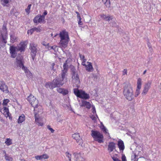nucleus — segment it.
<instances>
[{
	"label": "nucleus",
	"mask_w": 161,
	"mask_h": 161,
	"mask_svg": "<svg viewBox=\"0 0 161 161\" xmlns=\"http://www.w3.org/2000/svg\"><path fill=\"white\" fill-rule=\"evenodd\" d=\"M123 87V94L126 99L129 101H131L134 98L133 88L129 83L124 84Z\"/></svg>",
	"instance_id": "f257e3e1"
},
{
	"label": "nucleus",
	"mask_w": 161,
	"mask_h": 161,
	"mask_svg": "<svg viewBox=\"0 0 161 161\" xmlns=\"http://www.w3.org/2000/svg\"><path fill=\"white\" fill-rule=\"evenodd\" d=\"M60 40L59 45L60 47L65 48L67 46L69 40L68 32L65 31L60 32L59 34Z\"/></svg>",
	"instance_id": "f03ea898"
},
{
	"label": "nucleus",
	"mask_w": 161,
	"mask_h": 161,
	"mask_svg": "<svg viewBox=\"0 0 161 161\" xmlns=\"http://www.w3.org/2000/svg\"><path fill=\"white\" fill-rule=\"evenodd\" d=\"M27 99L32 106L34 107V113L37 112H41L42 107L38 105V101L34 96L30 94Z\"/></svg>",
	"instance_id": "7ed1b4c3"
},
{
	"label": "nucleus",
	"mask_w": 161,
	"mask_h": 161,
	"mask_svg": "<svg viewBox=\"0 0 161 161\" xmlns=\"http://www.w3.org/2000/svg\"><path fill=\"white\" fill-rule=\"evenodd\" d=\"M63 81L61 79H55L53 80L52 83L46 84V86L47 87L49 86L50 88L52 89L55 87H60L62 86L64 84Z\"/></svg>",
	"instance_id": "20e7f679"
},
{
	"label": "nucleus",
	"mask_w": 161,
	"mask_h": 161,
	"mask_svg": "<svg viewBox=\"0 0 161 161\" xmlns=\"http://www.w3.org/2000/svg\"><path fill=\"white\" fill-rule=\"evenodd\" d=\"M91 135L94 140L99 143L103 142V136L102 134L97 131L92 130Z\"/></svg>",
	"instance_id": "39448f33"
},
{
	"label": "nucleus",
	"mask_w": 161,
	"mask_h": 161,
	"mask_svg": "<svg viewBox=\"0 0 161 161\" xmlns=\"http://www.w3.org/2000/svg\"><path fill=\"white\" fill-rule=\"evenodd\" d=\"M74 93L77 97L83 99H88L89 96L88 94L82 90L75 89L74 90Z\"/></svg>",
	"instance_id": "423d86ee"
},
{
	"label": "nucleus",
	"mask_w": 161,
	"mask_h": 161,
	"mask_svg": "<svg viewBox=\"0 0 161 161\" xmlns=\"http://www.w3.org/2000/svg\"><path fill=\"white\" fill-rule=\"evenodd\" d=\"M16 64L17 67H19L20 68L24 70L26 72L27 71V69L24 66L23 63L22 59L23 57L22 56L17 57L16 58Z\"/></svg>",
	"instance_id": "0eeeda50"
},
{
	"label": "nucleus",
	"mask_w": 161,
	"mask_h": 161,
	"mask_svg": "<svg viewBox=\"0 0 161 161\" xmlns=\"http://www.w3.org/2000/svg\"><path fill=\"white\" fill-rule=\"evenodd\" d=\"M139 150H137L136 154L131 157V159L133 160V161H138V159L136 158V156H139L140 157L139 158H143L141 156L143 153V152L142 150V148L140 147H139Z\"/></svg>",
	"instance_id": "6e6552de"
},
{
	"label": "nucleus",
	"mask_w": 161,
	"mask_h": 161,
	"mask_svg": "<svg viewBox=\"0 0 161 161\" xmlns=\"http://www.w3.org/2000/svg\"><path fill=\"white\" fill-rule=\"evenodd\" d=\"M73 75L72 76V81L73 83L75 84L76 86H78V85L80 83V80L78 74L75 71L72 72Z\"/></svg>",
	"instance_id": "1a4fd4ad"
},
{
	"label": "nucleus",
	"mask_w": 161,
	"mask_h": 161,
	"mask_svg": "<svg viewBox=\"0 0 161 161\" xmlns=\"http://www.w3.org/2000/svg\"><path fill=\"white\" fill-rule=\"evenodd\" d=\"M36 47L37 45L34 43H31L30 44V49L31 51V54L33 59H34L37 51Z\"/></svg>",
	"instance_id": "9d476101"
},
{
	"label": "nucleus",
	"mask_w": 161,
	"mask_h": 161,
	"mask_svg": "<svg viewBox=\"0 0 161 161\" xmlns=\"http://www.w3.org/2000/svg\"><path fill=\"white\" fill-rule=\"evenodd\" d=\"M33 21L35 23H45V17L44 16L37 15L34 18Z\"/></svg>",
	"instance_id": "9b49d317"
},
{
	"label": "nucleus",
	"mask_w": 161,
	"mask_h": 161,
	"mask_svg": "<svg viewBox=\"0 0 161 161\" xmlns=\"http://www.w3.org/2000/svg\"><path fill=\"white\" fill-rule=\"evenodd\" d=\"M151 84V82L149 81L145 84L142 95L144 96L147 94L150 87Z\"/></svg>",
	"instance_id": "f8f14e48"
},
{
	"label": "nucleus",
	"mask_w": 161,
	"mask_h": 161,
	"mask_svg": "<svg viewBox=\"0 0 161 161\" xmlns=\"http://www.w3.org/2000/svg\"><path fill=\"white\" fill-rule=\"evenodd\" d=\"M9 50L11 57L13 58H15L16 56L17 52L19 51L17 47L11 46L10 47Z\"/></svg>",
	"instance_id": "ddd939ff"
},
{
	"label": "nucleus",
	"mask_w": 161,
	"mask_h": 161,
	"mask_svg": "<svg viewBox=\"0 0 161 161\" xmlns=\"http://www.w3.org/2000/svg\"><path fill=\"white\" fill-rule=\"evenodd\" d=\"M74 155L75 156V158L76 161H85L83 154L80 153H75L74 154Z\"/></svg>",
	"instance_id": "4468645a"
},
{
	"label": "nucleus",
	"mask_w": 161,
	"mask_h": 161,
	"mask_svg": "<svg viewBox=\"0 0 161 161\" xmlns=\"http://www.w3.org/2000/svg\"><path fill=\"white\" fill-rule=\"evenodd\" d=\"M67 64L66 63H64L63 65V70H62V78L61 79L62 81L64 80H66V76L67 75Z\"/></svg>",
	"instance_id": "2eb2a0df"
},
{
	"label": "nucleus",
	"mask_w": 161,
	"mask_h": 161,
	"mask_svg": "<svg viewBox=\"0 0 161 161\" xmlns=\"http://www.w3.org/2000/svg\"><path fill=\"white\" fill-rule=\"evenodd\" d=\"M26 47V44L25 42H21L19 44L17 47L18 50L20 52L25 51V49Z\"/></svg>",
	"instance_id": "dca6fc26"
},
{
	"label": "nucleus",
	"mask_w": 161,
	"mask_h": 161,
	"mask_svg": "<svg viewBox=\"0 0 161 161\" xmlns=\"http://www.w3.org/2000/svg\"><path fill=\"white\" fill-rule=\"evenodd\" d=\"M0 90L6 93L9 92L7 86L2 81H0Z\"/></svg>",
	"instance_id": "f3484780"
},
{
	"label": "nucleus",
	"mask_w": 161,
	"mask_h": 161,
	"mask_svg": "<svg viewBox=\"0 0 161 161\" xmlns=\"http://www.w3.org/2000/svg\"><path fill=\"white\" fill-rule=\"evenodd\" d=\"M116 148L115 144L114 142H109L108 145L107 150L109 153L113 152Z\"/></svg>",
	"instance_id": "a211bd4d"
},
{
	"label": "nucleus",
	"mask_w": 161,
	"mask_h": 161,
	"mask_svg": "<svg viewBox=\"0 0 161 161\" xmlns=\"http://www.w3.org/2000/svg\"><path fill=\"white\" fill-rule=\"evenodd\" d=\"M35 158L37 160H42L48 159L49 157L47 154H43L41 155H37L35 156Z\"/></svg>",
	"instance_id": "6ab92c4d"
},
{
	"label": "nucleus",
	"mask_w": 161,
	"mask_h": 161,
	"mask_svg": "<svg viewBox=\"0 0 161 161\" xmlns=\"http://www.w3.org/2000/svg\"><path fill=\"white\" fill-rule=\"evenodd\" d=\"M100 17L104 20L107 21L108 22L112 20L113 18L112 16H106L103 14H102L100 15Z\"/></svg>",
	"instance_id": "aec40b11"
},
{
	"label": "nucleus",
	"mask_w": 161,
	"mask_h": 161,
	"mask_svg": "<svg viewBox=\"0 0 161 161\" xmlns=\"http://www.w3.org/2000/svg\"><path fill=\"white\" fill-rule=\"evenodd\" d=\"M118 145L120 150L123 151L125 148L123 142L121 140H119L118 142Z\"/></svg>",
	"instance_id": "412c9836"
},
{
	"label": "nucleus",
	"mask_w": 161,
	"mask_h": 161,
	"mask_svg": "<svg viewBox=\"0 0 161 161\" xmlns=\"http://www.w3.org/2000/svg\"><path fill=\"white\" fill-rule=\"evenodd\" d=\"M57 91L59 93H62L63 95H66L68 93V92L67 90L60 88H58L57 89Z\"/></svg>",
	"instance_id": "4be33fe9"
},
{
	"label": "nucleus",
	"mask_w": 161,
	"mask_h": 161,
	"mask_svg": "<svg viewBox=\"0 0 161 161\" xmlns=\"http://www.w3.org/2000/svg\"><path fill=\"white\" fill-rule=\"evenodd\" d=\"M81 106L86 107L87 108L89 109L91 108V105L89 102L83 101H82Z\"/></svg>",
	"instance_id": "5701e85b"
},
{
	"label": "nucleus",
	"mask_w": 161,
	"mask_h": 161,
	"mask_svg": "<svg viewBox=\"0 0 161 161\" xmlns=\"http://www.w3.org/2000/svg\"><path fill=\"white\" fill-rule=\"evenodd\" d=\"M3 31L5 32V34L4 35H3V34H2V37L3 38V42L5 43H6V39L7 38V34L6 33V28L5 26H4L3 27Z\"/></svg>",
	"instance_id": "b1692460"
},
{
	"label": "nucleus",
	"mask_w": 161,
	"mask_h": 161,
	"mask_svg": "<svg viewBox=\"0 0 161 161\" xmlns=\"http://www.w3.org/2000/svg\"><path fill=\"white\" fill-rule=\"evenodd\" d=\"M86 70L88 71H92L93 69L92 64L89 62H86V64L85 65Z\"/></svg>",
	"instance_id": "393cba45"
},
{
	"label": "nucleus",
	"mask_w": 161,
	"mask_h": 161,
	"mask_svg": "<svg viewBox=\"0 0 161 161\" xmlns=\"http://www.w3.org/2000/svg\"><path fill=\"white\" fill-rule=\"evenodd\" d=\"M72 137L76 140L77 142H79L80 140H81L79 133H76L73 134Z\"/></svg>",
	"instance_id": "a878e982"
},
{
	"label": "nucleus",
	"mask_w": 161,
	"mask_h": 161,
	"mask_svg": "<svg viewBox=\"0 0 161 161\" xmlns=\"http://www.w3.org/2000/svg\"><path fill=\"white\" fill-rule=\"evenodd\" d=\"M25 120V116L24 114H22L21 116H19L18 119V124H20L24 122Z\"/></svg>",
	"instance_id": "bb28decb"
},
{
	"label": "nucleus",
	"mask_w": 161,
	"mask_h": 161,
	"mask_svg": "<svg viewBox=\"0 0 161 161\" xmlns=\"http://www.w3.org/2000/svg\"><path fill=\"white\" fill-rule=\"evenodd\" d=\"M1 4L3 6L8 7L9 5V0H0Z\"/></svg>",
	"instance_id": "cd10ccee"
},
{
	"label": "nucleus",
	"mask_w": 161,
	"mask_h": 161,
	"mask_svg": "<svg viewBox=\"0 0 161 161\" xmlns=\"http://www.w3.org/2000/svg\"><path fill=\"white\" fill-rule=\"evenodd\" d=\"M3 111V114L6 117L9 116V112L8 108H6V107H4Z\"/></svg>",
	"instance_id": "c85d7f7f"
},
{
	"label": "nucleus",
	"mask_w": 161,
	"mask_h": 161,
	"mask_svg": "<svg viewBox=\"0 0 161 161\" xmlns=\"http://www.w3.org/2000/svg\"><path fill=\"white\" fill-rule=\"evenodd\" d=\"M142 86V80L139 78L138 79L137 81V86L136 89L140 90Z\"/></svg>",
	"instance_id": "c756f323"
},
{
	"label": "nucleus",
	"mask_w": 161,
	"mask_h": 161,
	"mask_svg": "<svg viewBox=\"0 0 161 161\" xmlns=\"http://www.w3.org/2000/svg\"><path fill=\"white\" fill-rule=\"evenodd\" d=\"M38 112H39L34 113L35 114V121L36 123H37L38 124V125L42 126L43 125V123L41 122H39L38 121V119L37 118V114L38 113Z\"/></svg>",
	"instance_id": "7c9ffc66"
},
{
	"label": "nucleus",
	"mask_w": 161,
	"mask_h": 161,
	"mask_svg": "<svg viewBox=\"0 0 161 161\" xmlns=\"http://www.w3.org/2000/svg\"><path fill=\"white\" fill-rule=\"evenodd\" d=\"M57 114V122H61L63 120V119L61 117V115L57 111L56 112Z\"/></svg>",
	"instance_id": "2f4dec72"
},
{
	"label": "nucleus",
	"mask_w": 161,
	"mask_h": 161,
	"mask_svg": "<svg viewBox=\"0 0 161 161\" xmlns=\"http://www.w3.org/2000/svg\"><path fill=\"white\" fill-rule=\"evenodd\" d=\"M100 128L104 133H105V134L109 135V133L108 132V130L106 128V127L104 126L102 124L101 125Z\"/></svg>",
	"instance_id": "473e14b6"
},
{
	"label": "nucleus",
	"mask_w": 161,
	"mask_h": 161,
	"mask_svg": "<svg viewBox=\"0 0 161 161\" xmlns=\"http://www.w3.org/2000/svg\"><path fill=\"white\" fill-rule=\"evenodd\" d=\"M104 4L106 5V7H109L110 6V0H102Z\"/></svg>",
	"instance_id": "72a5a7b5"
},
{
	"label": "nucleus",
	"mask_w": 161,
	"mask_h": 161,
	"mask_svg": "<svg viewBox=\"0 0 161 161\" xmlns=\"http://www.w3.org/2000/svg\"><path fill=\"white\" fill-rule=\"evenodd\" d=\"M5 143L7 145L9 146L12 144V140L10 138H7Z\"/></svg>",
	"instance_id": "f704fd0d"
},
{
	"label": "nucleus",
	"mask_w": 161,
	"mask_h": 161,
	"mask_svg": "<svg viewBox=\"0 0 161 161\" xmlns=\"http://www.w3.org/2000/svg\"><path fill=\"white\" fill-rule=\"evenodd\" d=\"M3 152L5 154V159L8 161H12L13 158L11 157L7 156L6 153V152L5 151H3Z\"/></svg>",
	"instance_id": "c9c22d12"
},
{
	"label": "nucleus",
	"mask_w": 161,
	"mask_h": 161,
	"mask_svg": "<svg viewBox=\"0 0 161 161\" xmlns=\"http://www.w3.org/2000/svg\"><path fill=\"white\" fill-rule=\"evenodd\" d=\"M10 37L11 42L13 43L15 42L17 39V37L14 35H11Z\"/></svg>",
	"instance_id": "e433bc0d"
},
{
	"label": "nucleus",
	"mask_w": 161,
	"mask_h": 161,
	"mask_svg": "<svg viewBox=\"0 0 161 161\" xmlns=\"http://www.w3.org/2000/svg\"><path fill=\"white\" fill-rule=\"evenodd\" d=\"M9 100L8 99H5L3 100L2 104L4 106H7L8 103L9 102Z\"/></svg>",
	"instance_id": "4c0bfd02"
},
{
	"label": "nucleus",
	"mask_w": 161,
	"mask_h": 161,
	"mask_svg": "<svg viewBox=\"0 0 161 161\" xmlns=\"http://www.w3.org/2000/svg\"><path fill=\"white\" fill-rule=\"evenodd\" d=\"M97 118H98V117L96 114L95 116L92 115L91 116V118L95 123L96 122Z\"/></svg>",
	"instance_id": "58836bf2"
},
{
	"label": "nucleus",
	"mask_w": 161,
	"mask_h": 161,
	"mask_svg": "<svg viewBox=\"0 0 161 161\" xmlns=\"http://www.w3.org/2000/svg\"><path fill=\"white\" fill-rule=\"evenodd\" d=\"M31 6V4H30L28 5L27 8L25 9V10L26 12L27 13V14H29L30 12V10Z\"/></svg>",
	"instance_id": "ea45409f"
},
{
	"label": "nucleus",
	"mask_w": 161,
	"mask_h": 161,
	"mask_svg": "<svg viewBox=\"0 0 161 161\" xmlns=\"http://www.w3.org/2000/svg\"><path fill=\"white\" fill-rule=\"evenodd\" d=\"M65 155L66 157H67L69 158V161H71V154L69 153L68 152H67L65 153Z\"/></svg>",
	"instance_id": "a19ab883"
},
{
	"label": "nucleus",
	"mask_w": 161,
	"mask_h": 161,
	"mask_svg": "<svg viewBox=\"0 0 161 161\" xmlns=\"http://www.w3.org/2000/svg\"><path fill=\"white\" fill-rule=\"evenodd\" d=\"M33 28L34 31H36L37 32H40L41 30V27H34Z\"/></svg>",
	"instance_id": "79ce46f5"
},
{
	"label": "nucleus",
	"mask_w": 161,
	"mask_h": 161,
	"mask_svg": "<svg viewBox=\"0 0 161 161\" xmlns=\"http://www.w3.org/2000/svg\"><path fill=\"white\" fill-rule=\"evenodd\" d=\"M140 90L136 89V92H135V95L134 97H137L140 94Z\"/></svg>",
	"instance_id": "37998d69"
},
{
	"label": "nucleus",
	"mask_w": 161,
	"mask_h": 161,
	"mask_svg": "<svg viewBox=\"0 0 161 161\" xmlns=\"http://www.w3.org/2000/svg\"><path fill=\"white\" fill-rule=\"evenodd\" d=\"M56 48H57V47L56 46H53L52 47H48V49H53L54 50H55Z\"/></svg>",
	"instance_id": "c03bdc74"
},
{
	"label": "nucleus",
	"mask_w": 161,
	"mask_h": 161,
	"mask_svg": "<svg viewBox=\"0 0 161 161\" xmlns=\"http://www.w3.org/2000/svg\"><path fill=\"white\" fill-rule=\"evenodd\" d=\"M34 32L33 28H32L30 30L28 31L27 33L28 34H30L31 35Z\"/></svg>",
	"instance_id": "a18cd8bd"
},
{
	"label": "nucleus",
	"mask_w": 161,
	"mask_h": 161,
	"mask_svg": "<svg viewBox=\"0 0 161 161\" xmlns=\"http://www.w3.org/2000/svg\"><path fill=\"white\" fill-rule=\"evenodd\" d=\"M121 159L122 161H127L126 157L124 154L122 155Z\"/></svg>",
	"instance_id": "49530a36"
},
{
	"label": "nucleus",
	"mask_w": 161,
	"mask_h": 161,
	"mask_svg": "<svg viewBox=\"0 0 161 161\" xmlns=\"http://www.w3.org/2000/svg\"><path fill=\"white\" fill-rule=\"evenodd\" d=\"M127 70L126 69H125L122 71V75H127Z\"/></svg>",
	"instance_id": "de8ad7c7"
},
{
	"label": "nucleus",
	"mask_w": 161,
	"mask_h": 161,
	"mask_svg": "<svg viewBox=\"0 0 161 161\" xmlns=\"http://www.w3.org/2000/svg\"><path fill=\"white\" fill-rule=\"evenodd\" d=\"M112 159L114 161H121L119 159L115 157H112Z\"/></svg>",
	"instance_id": "09e8293b"
},
{
	"label": "nucleus",
	"mask_w": 161,
	"mask_h": 161,
	"mask_svg": "<svg viewBox=\"0 0 161 161\" xmlns=\"http://www.w3.org/2000/svg\"><path fill=\"white\" fill-rule=\"evenodd\" d=\"M92 109L93 110V111H92L93 114V115H95V114L96 115V111L95 108L94 106H92Z\"/></svg>",
	"instance_id": "8fccbe9b"
},
{
	"label": "nucleus",
	"mask_w": 161,
	"mask_h": 161,
	"mask_svg": "<svg viewBox=\"0 0 161 161\" xmlns=\"http://www.w3.org/2000/svg\"><path fill=\"white\" fill-rule=\"evenodd\" d=\"M47 128L50 130V131H51L52 133H53L54 131V130L51 128L50 127V126H47Z\"/></svg>",
	"instance_id": "3c124183"
},
{
	"label": "nucleus",
	"mask_w": 161,
	"mask_h": 161,
	"mask_svg": "<svg viewBox=\"0 0 161 161\" xmlns=\"http://www.w3.org/2000/svg\"><path fill=\"white\" fill-rule=\"evenodd\" d=\"M80 57L81 60H85L84 59L85 57L84 55H82L80 54Z\"/></svg>",
	"instance_id": "603ef678"
},
{
	"label": "nucleus",
	"mask_w": 161,
	"mask_h": 161,
	"mask_svg": "<svg viewBox=\"0 0 161 161\" xmlns=\"http://www.w3.org/2000/svg\"><path fill=\"white\" fill-rule=\"evenodd\" d=\"M42 43L43 45L45 46H48L49 45L48 43H46L45 42H42Z\"/></svg>",
	"instance_id": "864d4df0"
},
{
	"label": "nucleus",
	"mask_w": 161,
	"mask_h": 161,
	"mask_svg": "<svg viewBox=\"0 0 161 161\" xmlns=\"http://www.w3.org/2000/svg\"><path fill=\"white\" fill-rule=\"evenodd\" d=\"M86 60H83V61L82 63V64L85 66V65H86V63H85V62L86 61Z\"/></svg>",
	"instance_id": "5fc2aeb1"
},
{
	"label": "nucleus",
	"mask_w": 161,
	"mask_h": 161,
	"mask_svg": "<svg viewBox=\"0 0 161 161\" xmlns=\"http://www.w3.org/2000/svg\"><path fill=\"white\" fill-rule=\"evenodd\" d=\"M54 65L55 64L54 63H52L51 64V68L52 69L54 70Z\"/></svg>",
	"instance_id": "6e6d98bb"
},
{
	"label": "nucleus",
	"mask_w": 161,
	"mask_h": 161,
	"mask_svg": "<svg viewBox=\"0 0 161 161\" xmlns=\"http://www.w3.org/2000/svg\"><path fill=\"white\" fill-rule=\"evenodd\" d=\"M78 24L80 25H82V22L81 21V19H79V21H78Z\"/></svg>",
	"instance_id": "4d7b16f0"
},
{
	"label": "nucleus",
	"mask_w": 161,
	"mask_h": 161,
	"mask_svg": "<svg viewBox=\"0 0 161 161\" xmlns=\"http://www.w3.org/2000/svg\"><path fill=\"white\" fill-rule=\"evenodd\" d=\"M47 14V11H45L43 13V15L42 16H44V17H45V16Z\"/></svg>",
	"instance_id": "13d9d810"
},
{
	"label": "nucleus",
	"mask_w": 161,
	"mask_h": 161,
	"mask_svg": "<svg viewBox=\"0 0 161 161\" xmlns=\"http://www.w3.org/2000/svg\"><path fill=\"white\" fill-rule=\"evenodd\" d=\"M77 17L78 19H81V17H80V15H78V16H77Z\"/></svg>",
	"instance_id": "bf43d9fd"
},
{
	"label": "nucleus",
	"mask_w": 161,
	"mask_h": 161,
	"mask_svg": "<svg viewBox=\"0 0 161 161\" xmlns=\"http://www.w3.org/2000/svg\"><path fill=\"white\" fill-rule=\"evenodd\" d=\"M75 13H76V14H77V16L80 15V14H79V12H78L76 11L75 12Z\"/></svg>",
	"instance_id": "052dcab7"
},
{
	"label": "nucleus",
	"mask_w": 161,
	"mask_h": 161,
	"mask_svg": "<svg viewBox=\"0 0 161 161\" xmlns=\"http://www.w3.org/2000/svg\"><path fill=\"white\" fill-rule=\"evenodd\" d=\"M146 70H145V71H144L143 72V74H145L146 73Z\"/></svg>",
	"instance_id": "680f3d73"
},
{
	"label": "nucleus",
	"mask_w": 161,
	"mask_h": 161,
	"mask_svg": "<svg viewBox=\"0 0 161 161\" xmlns=\"http://www.w3.org/2000/svg\"><path fill=\"white\" fill-rule=\"evenodd\" d=\"M159 22L160 23V22L161 21V18L160 19H159Z\"/></svg>",
	"instance_id": "e2e57ef3"
},
{
	"label": "nucleus",
	"mask_w": 161,
	"mask_h": 161,
	"mask_svg": "<svg viewBox=\"0 0 161 161\" xmlns=\"http://www.w3.org/2000/svg\"><path fill=\"white\" fill-rule=\"evenodd\" d=\"M57 34H56L54 35V37H55L57 36Z\"/></svg>",
	"instance_id": "0e129e2a"
},
{
	"label": "nucleus",
	"mask_w": 161,
	"mask_h": 161,
	"mask_svg": "<svg viewBox=\"0 0 161 161\" xmlns=\"http://www.w3.org/2000/svg\"><path fill=\"white\" fill-rule=\"evenodd\" d=\"M53 34L52 33V34H51V36H53Z\"/></svg>",
	"instance_id": "69168bd1"
}]
</instances>
